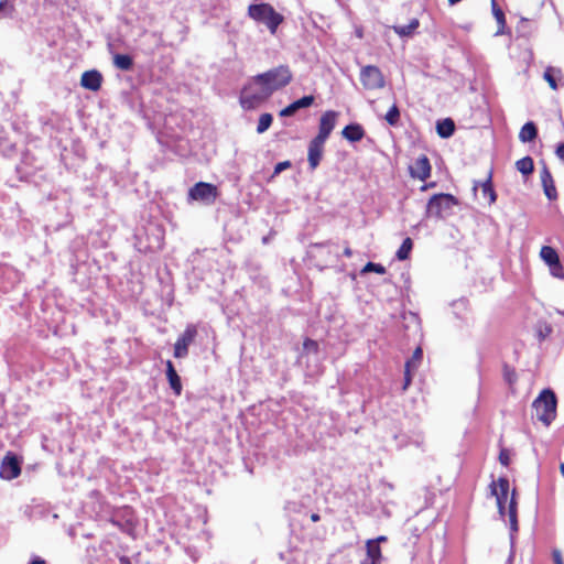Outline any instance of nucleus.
Here are the masks:
<instances>
[{
    "instance_id": "8",
    "label": "nucleus",
    "mask_w": 564,
    "mask_h": 564,
    "mask_svg": "<svg viewBox=\"0 0 564 564\" xmlns=\"http://www.w3.org/2000/svg\"><path fill=\"white\" fill-rule=\"evenodd\" d=\"M217 187L210 183L199 182L188 191V198L192 200L213 204L217 197Z\"/></svg>"
},
{
    "instance_id": "5",
    "label": "nucleus",
    "mask_w": 564,
    "mask_h": 564,
    "mask_svg": "<svg viewBox=\"0 0 564 564\" xmlns=\"http://www.w3.org/2000/svg\"><path fill=\"white\" fill-rule=\"evenodd\" d=\"M457 199L451 194L433 195L426 206V217L437 219L446 218L452 214L453 207L457 205Z\"/></svg>"
},
{
    "instance_id": "38",
    "label": "nucleus",
    "mask_w": 564,
    "mask_h": 564,
    "mask_svg": "<svg viewBox=\"0 0 564 564\" xmlns=\"http://www.w3.org/2000/svg\"><path fill=\"white\" fill-rule=\"evenodd\" d=\"M552 557H553L554 564H564L562 553L560 550H556V549L553 550Z\"/></svg>"
},
{
    "instance_id": "36",
    "label": "nucleus",
    "mask_w": 564,
    "mask_h": 564,
    "mask_svg": "<svg viewBox=\"0 0 564 564\" xmlns=\"http://www.w3.org/2000/svg\"><path fill=\"white\" fill-rule=\"evenodd\" d=\"M290 166H291V162H290V161L279 162V163L274 166L273 175H278V174H280V173H281V172H283L284 170L289 169Z\"/></svg>"
},
{
    "instance_id": "25",
    "label": "nucleus",
    "mask_w": 564,
    "mask_h": 564,
    "mask_svg": "<svg viewBox=\"0 0 564 564\" xmlns=\"http://www.w3.org/2000/svg\"><path fill=\"white\" fill-rule=\"evenodd\" d=\"M540 256L547 265L555 264L560 260L556 250L550 246H543Z\"/></svg>"
},
{
    "instance_id": "33",
    "label": "nucleus",
    "mask_w": 564,
    "mask_h": 564,
    "mask_svg": "<svg viewBox=\"0 0 564 564\" xmlns=\"http://www.w3.org/2000/svg\"><path fill=\"white\" fill-rule=\"evenodd\" d=\"M549 267H550V271L553 276L560 278V279L564 278V269H563L560 260L555 264H551Z\"/></svg>"
},
{
    "instance_id": "31",
    "label": "nucleus",
    "mask_w": 564,
    "mask_h": 564,
    "mask_svg": "<svg viewBox=\"0 0 564 564\" xmlns=\"http://www.w3.org/2000/svg\"><path fill=\"white\" fill-rule=\"evenodd\" d=\"M368 272H376L378 274H384L386 268L380 263L375 262H368L361 270V274L368 273Z\"/></svg>"
},
{
    "instance_id": "6",
    "label": "nucleus",
    "mask_w": 564,
    "mask_h": 564,
    "mask_svg": "<svg viewBox=\"0 0 564 564\" xmlns=\"http://www.w3.org/2000/svg\"><path fill=\"white\" fill-rule=\"evenodd\" d=\"M258 78L263 80L269 90L273 94L274 91L288 86L293 78V74L289 66L280 65L264 73L258 74Z\"/></svg>"
},
{
    "instance_id": "41",
    "label": "nucleus",
    "mask_w": 564,
    "mask_h": 564,
    "mask_svg": "<svg viewBox=\"0 0 564 564\" xmlns=\"http://www.w3.org/2000/svg\"><path fill=\"white\" fill-rule=\"evenodd\" d=\"M7 8H8L7 1H1L0 2V19L3 17L2 12L6 11Z\"/></svg>"
},
{
    "instance_id": "26",
    "label": "nucleus",
    "mask_w": 564,
    "mask_h": 564,
    "mask_svg": "<svg viewBox=\"0 0 564 564\" xmlns=\"http://www.w3.org/2000/svg\"><path fill=\"white\" fill-rule=\"evenodd\" d=\"M517 170L523 175H530L534 171V163L531 156H524L516 162Z\"/></svg>"
},
{
    "instance_id": "34",
    "label": "nucleus",
    "mask_w": 564,
    "mask_h": 564,
    "mask_svg": "<svg viewBox=\"0 0 564 564\" xmlns=\"http://www.w3.org/2000/svg\"><path fill=\"white\" fill-rule=\"evenodd\" d=\"M422 357H423V351H422V349H421L420 347H417V348L414 350V352H413V355H412V358L410 359V360H412V361H413L412 369L417 368V366H419V364H420V361H421Z\"/></svg>"
},
{
    "instance_id": "10",
    "label": "nucleus",
    "mask_w": 564,
    "mask_h": 564,
    "mask_svg": "<svg viewBox=\"0 0 564 564\" xmlns=\"http://www.w3.org/2000/svg\"><path fill=\"white\" fill-rule=\"evenodd\" d=\"M21 474L20 462L15 455L8 453L2 459L0 466V477L6 480H12Z\"/></svg>"
},
{
    "instance_id": "37",
    "label": "nucleus",
    "mask_w": 564,
    "mask_h": 564,
    "mask_svg": "<svg viewBox=\"0 0 564 564\" xmlns=\"http://www.w3.org/2000/svg\"><path fill=\"white\" fill-rule=\"evenodd\" d=\"M304 348L308 351H317L318 349V344L315 341V340H312V339H306L304 341Z\"/></svg>"
},
{
    "instance_id": "19",
    "label": "nucleus",
    "mask_w": 564,
    "mask_h": 564,
    "mask_svg": "<svg viewBox=\"0 0 564 564\" xmlns=\"http://www.w3.org/2000/svg\"><path fill=\"white\" fill-rule=\"evenodd\" d=\"M166 377L171 389L176 395H180L182 392V383L171 360L166 361Z\"/></svg>"
},
{
    "instance_id": "2",
    "label": "nucleus",
    "mask_w": 564,
    "mask_h": 564,
    "mask_svg": "<svg viewBox=\"0 0 564 564\" xmlns=\"http://www.w3.org/2000/svg\"><path fill=\"white\" fill-rule=\"evenodd\" d=\"M271 96L272 93L267 85L256 75L242 88L239 100L242 108L251 110L260 106Z\"/></svg>"
},
{
    "instance_id": "17",
    "label": "nucleus",
    "mask_w": 564,
    "mask_h": 564,
    "mask_svg": "<svg viewBox=\"0 0 564 564\" xmlns=\"http://www.w3.org/2000/svg\"><path fill=\"white\" fill-rule=\"evenodd\" d=\"M314 102V97L313 96H304L293 102H291L288 107H285L284 109H282L280 111V116L281 117H290V116H293L297 110L302 109V108H307V107H311Z\"/></svg>"
},
{
    "instance_id": "4",
    "label": "nucleus",
    "mask_w": 564,
    "mask_h": 564,
    "mask_svg": "<svg viewBox=\"0 0 564 564\" xmlns=\"http://www.w3.org/2000/svg\"><path fill=\"white\" fill-rule=\"evenodd\" d=\"M248 15L252 20L265 24L271 34H274L283 22L282 14L278 13L269 3L250 4Z\"/></svg>"
},
{
    "instance_id": "16",
    "label": "nucleus",
    "mask_w": 564,
    "mask_h": 564,
    "mask_svg": "<svg viewBox=\"0 0 564 564\" xmlns=\"http://www.w3.org/2000/svg\"><path fill=\"white\" fill-rule=\"evenodd\" d=\"M102 77L98 70H86L83 73L80 78V85L91 91L99 90L101 86Z\"/></svg>"
},
{
    "instance_id": "14",
    "label": "nucleus",
    "mask_w": 564,
    "mask_h": 564,
    "mask_svg": "<svg viewBox=\"0 0 564 564\" xmlns=\"http://www.w3.org/2000/svg\"><path fill=\"white\" fill-rule=\"evenodd\" d=\"M410 173L412 177L425 181L431 175V164L425 155H421L415 160L412 166H410Z\"/></svg>"
},
{
    "instance_id": "43",
    "label": "nucleus",
    "mask_w": 564,
    "mask_h": 564,
    "mask_svg": "<svg viewBox=\"0 0 564 564\" xmlns=\"http://www.w3.org/2000/svg\"><path fill=\"white\" fill-rule=\"evenodd\" d=\"M30 564H45V561L40 557H34Z\"/></svg>"
},
{
    "instance_id": "39",
    "label": "nucleus",
    "mask_w": 564,
    "mask_h": 564,
    "mask_svg": "<svg viewBox=\"0 0 564 564\" xmlns=\"http://www.w3.org/2000/svg\"><path fill=\"white\" fill-rule=\"evenodd\" d=\"M555 153L557 158L564 162V143L557 145Z\"/></svg>"
},
{
    "instance_id": "27",
    "label": "nucleus",
    "mask_w": 564,
    "mask_h": 564,
    "mask_svg": "<svg viewBox=\"0 0 564 564\" xmlns=\"http://www.w3.org/2000/svg\"><path fill=\"white\" fill-rule=\"evenodd\" d=\"M113 64L117 68L121 70H129L133 65V61L129 55L116 54L113 56Z\"/></svg>"
},
{
    "instance_id": "49",
    "label": "nucleus",
    "mask_w": 564,
    "mask_h": 564,
    "mask_svg": "<svg viewBox=\"0 0 564 564\" xmlns=\"http://www.w3.org/2000/svg\"><path fill=\"white\" fill-rule=\"evenodd\" d=\"M506 377H507V379H508V381H509V382H511V381H512V378H511V375H510V373H507V375H506Z\"/></svg>"
},
{
    "instance_id": "35",
    "label": "nucleus",
    "mask_w": 564,
    "mask_h": 564,
    "mask_svg": "<svg viewBox=\"0 0 564 564\" xmlns=\"http://www.w3.org/2000/svg\"><path fill=\"white\" fill-rule=\"evenodd\" d=\"M492 12H494V15L496 18V20L500 23V24H505V14L503 12L501 11V9H499L497 6H496V2L492 1Z\"/></svg>"
},
{
    "instance_id": "20",
    "label": "nucleus",
    "mask_w": 564,
    "mask_h": 564,
    "mask_svg": "<svg viewBox=\"0 0 564 564\" xmlns=\"http://www.w3.org/2000/svg\"><path fill=\"white\" fill-rule=\"evenodd\" d=\"M367 558L362 564H377L381 558V549L376 541L368 540L366 543Z\"/></svg>"
},
{
    "instance_id": "11",
    "label": "nucleus",
    "mask_w": 564,
    "mask_h": 564,
    "mask_svg": "<svg viewBox=\"0 0 564 564\" xmlns=\"http://www.w3.org/2000/svg\"><path fill=\"white\" fill-rule=\"evenodd\" d=\"M338 112L328 110L319 119L318 133L315 139L326 142L336 126Z\"/></svg>"
},
{
    "instance_id": "7",
    "label": "nucleus",
    "mask_w": 564,
    "mask_h": 564,
    "mask_svg": "<svg viewBox=\"0 0 564 564\" xmlns=\"http://www.w3.org/2000/svg\"><path fill=\"white\" fill-rule=\"evenodd\" d=\"M360 82L365 89H381L386 85L382 72L373 65L364 66L360 70Z\"/></svg>"
},
{
    "instance_id": "9",
    "label": "nucleus",
    "mask_w": 564,
    "mask_h": 564,
    "mask_svg": "<svg viewBox=\"0 0 564 564\" xmlns=\"http://www.w3.org/2000/svg\"><path fill=\"white\" fill-rule=\"evenodd\" d=\"M196 335V326L193 324L187 325L174 345L175 358H185L188 355V346L194 341Z\"/></svg>"
},
{
    "instance_id": "46",
    "label": "nucleus",
    "mask_w": 564,
    "mask_h": 564,
    "mask_svg": "<svg viewBox=\"0 0 564 564\" xmlns=\"http://www.w3.org/2000/svg\"><path fill=\"white\" fill-rule=\"evenodd\" d=\"M120 564H131V563H130L129 558H127V557H121V558H120Z\"/></svg>"
},
{
    "instance_id": "45",
    "label": "nucleus",
    "mask_w": 564,
    "mask_h": 564,
    "mask_svg": "<svg viewBox=\"0 0 564 564\" xmlns=\"http://www.w3.org/2000/svg\"><path fill=\"white\" fill-rule=\"evenodd\" d=\"M311 520H312L313 522H317V521L319 520V516H318L317 513H313V514L311 516Z\"/></svg>"
},
{
    "instance_id": "15",
    "label": "nucleus",
    "mask_w": 564,
    "mask_h": 564,
    "mask_svg": "<svg viewBox=\"0 0 564 564\" xmlns=\"http://www.w3.org/2000/svg\"><path fill=\"white\" fill-rule=\"evenodd\" d=\"M324 144V141L317 140L315 138L310 142L307 159L311 170H315L318 166L323 155Z\"/></svg>"
},
{
    "instance_id": "32",
    "label": "nucleus",
    "mask_w": 564,
    "mask_h": 564,
    "mask_svg": "<svg viewBox=\"0 0 564 564\" xmlns=\"http://www.w3.org/2000/svg\"><path fill=\"white\" fill-rule=\"evenodd\" d=\"M412 365H413L412 360H408L405 362L404 383H403V387H402L403 390H406L409 388V386L411 384V381H412V377H411Z\"/></svg>"
},
{
    "instance_id": "23",
    "label": "nucleus",
    "mask_w": 564,
    "mask_h": 564,
    "mask_svg": "<svg viewBox=\"0 0 564 564\" xmlns=\"http://www.w3.org/2000/svg\"><path fill=\"white\" fill-rule=\"evenodd\" d=\"M420 22L417 19H412L406 25H393V31L400 36H412L415 30L419 28Z\"/></svg>"
},
{
    "instance_id": "1",
    "label": "nucleus",
    "mask_w": 564,
    "mask_h": 564,
    "mask_svg": "<svg viewBox=\"0 0 564 564\" xmlns=\"http://www.w3.org/2000/svg\"><path fill=\"white\" fill-rule=\"evenodd\" d=\"M509 489L510 484L507 478H499L497 481H492L490 484V492L496 497V502L498 507V512L501 518H505L507 514L509 518L510 524V539L513 541V534L518 532V517H517V501H516V492L512 491V495L509 499Z\"/></svg>"
},
{
    "instance_id": "42",
    "label": "nucleus",
    "mask_w": 564,
    "mask_h": 564,
    "mask_svg": "<svg viewBox=\"0 0 564 564\" xmlns=\"http://www.w3.org/2000/svg\"><path fill=\"white\" fill-rule=\"evenodd\" d=\"M344 256L350 258L352 256V250L349 247L344 249Z\"/></svg>"
},
{
    "instance_id": "13",
    "label": "nucleus",
    "mask_w": 564,
    "mask_h": 564,
    "mask_svg": "<svg viewBox=\"0 0 564 564\" xmlns=\"http://www.w3.org/2000/svg\"><path fill=\"white\" fill-rule=\"evenodd\" d=\"M478 188L481 189V194H482L484 198L488 199V203L490 205L496 203L497 194L492 186V171L491 170L488 172V175L485 181H482V182L475 181L474 182V185H473L474 193H476Z\"/></svg>"
},
{
    "instance_id": "21",
    "label": "nucleus",
    "mask_w": 564,
    "mask_h": 564,
    "mask_svg": "<svg viewBox=\"0 0 564 564\" xmlns=\"http://www.w3.org/2000/svg\"><path fill=\"white\" fill-rule=\"evenodd\" d=\"M538 137V128L534 122L528 121L519 132V140L522 143L532 142Z\"/></svg>"
},
{
    "instance_id": "12",
    "label": "nucleus",
    "mask_w": 564,
    "mask_h": 564,
    "mask_svg": "<svg viewBox=\"0 0 564 564\" xmlns=\"http://www.w3.org/2000/svg\"><path fill=\"white\" fill-rule=\"evenodd\" d=\"M540 178L544 195L547 197L549 200H556L557 191L555 187V183L546 163L544 162L542 163V169L540 171Z\"/></svg>"
},
{
    "instance_id": "28",
    "label": "nucleus",
    "mask_w": 564,
    "mask_h": 564,
    "mask_svg": "<svg viewBox=\"0 0 564 564\" xmlns=\"http://www.w3.org/2000/svg\"><path fill=\"white\" fill-rule=\"evenodd\" d=\"M412 248H413L412 239L409 237L405 238L395 253L397 259L400 261L406 260L410 256Z\"/></svg>"
},
{
    "instance_id": "30",
    "label": "nucleus",
    "mask_w": 564,
    "mask_h": 564,
    "mask_svg": "<svg viewBox=\"0 0 564 564\" xmlns=\"http://www.w3.org/2000/svg\"><path fill=\"white\" fill-rule=\"evenodd\" d=\"M386 120L390 126H397L400 120V110L395 104L389 109L386 115Z\"/></svg>"
},
{
    "instance_id": "24",
    "label": "nucleus",
    "mask_w": 564,
    "mask_h": 564,
    "mask_svg": "<svg viewBox=\"0 0 564 564\" xmlns=\"http://www.w3.org/2000/svg\"><path fill=\"white\" fill-rule=\"evenodd\" d=\"M436 131L442 138H449L455 131L454 121L449 118L441 120L436 124Z\"/></svg>"
},
{
    "instance_id": "48",
    "label": "nucleus",
    "mask_w": 564,
    "mask_h": 564,
    "mask_svg": "<svg viewBox=\"0 0 564 564\" xmlns=\"http://www.w3.org/2000/svg\"><path fill=\"white\" fill-rule=\"evenodd\" d=\"M560 469H561L562 476L564 477V463L561 464Z\"/></svg>"
},
{
    "instance_id": "3",
    "label": "nucleus",
    "mask_w": 564,
    "mask_h": 564,
    "mask_svg": "<svg viewBox=\"0 0 564 564\" xmlns=\"http://www.w3.org/2000/svg\"><path fill=\"white\" fill-rule=\"evenodd\" d=\"M556 405V395L550 389H544L532 403L536 419L545 426H549L555 420Z\"/></svg>"
},
{
    "instance_id": "44",
    "label": "nucleus",
    "mask_w": 564,
    "mask_h": 564,
    "mask_svg": "<svg viewBox=\"0 0 564 564\" xmlns=\"http://www.w3.org/2000/svg\"><path fill=\"white\" fill-rule=\"evenodd\" d=\"M373 541H376V542H377V544H379L380 542H384V541H387V538H386V536H383V535H380V536H378L377 539H375Z\"/></svg>"
},
{
    "instance_id": "22",
    "label": "nucleus",
    "mask_w": 564,
    "mask_h": 564,
    "mask_svg": "<svg viewBox=\"0 0 564 564\" xmlns=\"http://www.w3.org/2000/svg\"><path fill=\"white\" fill-rule=\"evenodd\" d=\"M543 78L547 82L553 90L558 88L557 82L562 80L563 74L560 68L549 66L543 74Z\"/></svg>"
},
{
    "instance_id": "18",
    "label": "nucleus",
    "mask_w": 564,
    "mask_h": 564,
    "mask_svg": "<svg viewBox=\"0 0 564 564\" xmlns=\"http://www.w3.org/2000/svg\"><path fill=\"white\" fill-rule=\"evenodd\" d=\"M341 134L350 142H358L365 137V130L359 123H350L343 129Z\"/></svg>"
},
{
    "instance_id": "40",
    "label": "nucleus",
    "mask_w": 564,
    "mask_h": 564,
    "mask_svg": "<svg viewBox=\"0 0 564 564\" xmlns=\"http://www.w3.org/2000/svg\"><path fill=\"white\" fill-rule=\"evenodd\" d=\"M499 459H500V463H501L502 465H505V466H507V465H508L509 458H508V456H506L503 453H501V454H500Z\"/></svg>"
},
{
    "instance_id": "47",
    "label": "nucleus",
    "mask_w": 564,
    "mask_h": 564,
    "mask_svg": "<svg viewBox=\"0 0 564 564\" xmlns=\"http://www.w3.org/2000/svg\"><path fill=\"white\" fill-rule=\"evenodd\" d=\"M356 35H357V37L361 39V37H362V35H364V34H362V30H361V29H357V30H356Z\"/></svg>"
},
{
    "instance_id": "29",
    "label": "nucleus",
    "mask_w": 564,
    "mask_h": 564,
    "mask_svg": "<svg viewBox=\"0 0 564 564\" xmlns=\"http://www.w3.org/2000/svg\"><path fill=\"white\" fill-rule=\"evenodd\" d=\"M272 120L273 118L271 113H262L259 118L257 132L260 134L265 132L270 128Z\"/></svg>"
}]
</instances>
